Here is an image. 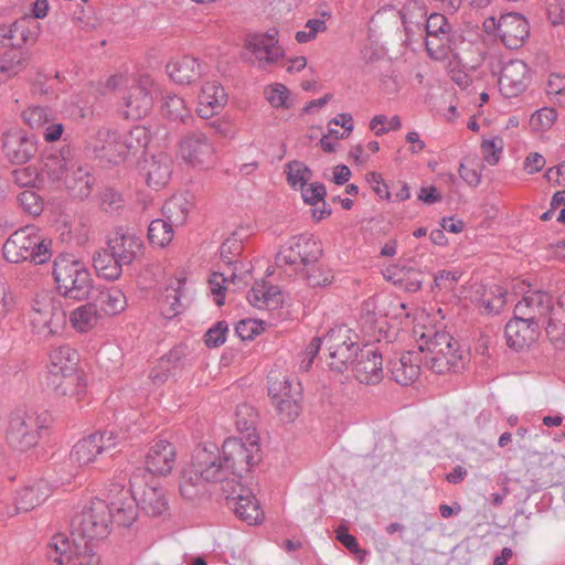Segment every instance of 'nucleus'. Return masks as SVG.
<instances>
[{"mask_svg": "<svg viewBox=\"0 0 565 565\" xmlns=\"http://www.w3.org/2000/svg\"><path fill=\"white\" fill-rule=\"evenodd\" d=\"M417 350L403 353L397 360L390 363L392 379L401 385L414 383L419 374L423 362L437 374L456 369L461 355L457 341L445 331H419Z\"/></svg>", "mask_w": 565, "mask_h": 565, "instance_id": "f257e3e1", "label": "nucleus"}, {"mask_svg": "<svg viewBox=\"0 0 565 565\" xmlns=\"http://www.w3.org/2000/svg\"><path fill=\"white\" fill-rule=\"evenodd\" d=\"M213 482H225L226 489L233 484L221 449L214 444H204L194 449L191 461L182 469L179 490L184 499L193 500Z\"/></svg>", "mask_w": 565, "mask_h": 565, "instance_id": "f03ea898", "label": "nucleus"}, {"mask_svg": "<svg viewBox=\"0 0 565 565\" xmlns=\"http://www.w3.org/2000/svg\"><path fill=\"white\" fill-rule=\"evenodd\" d=\"M514 315L534 322L539 328L541 323H546L545 330L551 342L557 348L565 345V316L562 303L553 306L552 297L544 291H529L515 305Z\"/></svg>", "mask_w": 565, "mask_h": 565, "instance_id": "7ed1b4c3", "label": "nucleus"}, {"mask_svg": "<svg viewBox=\"0 0 565 565\" xmlns=\"http://www.w3.org/2000/svg\"><path fill=\"white\" fill-rule=\"evenodd\" d=\"M150 134L145 126H136L130 130H110L102 128L97 131L93 150L96 156L118 163L130 152L146 149L150 142Z\"/></svg>", "mask_w": 565, "mask_h": 565, "instance_id": "20e7f679", "label": "nucleus"}, {"mask_svg": "<svg viewBox=\"0 0 565 565\" xmlns=\"http://www.w3.org/2000/svg\"><path fill=\"white\" fill-rule=\"evenodd\" d=\"M52 242L45 238L34 225L15 230L4 242L2 254L7 262L19 264L30 262L42 265L52 257Z\"/></svg>", "mask_w": 565, "mask_h": 565, "instance_id": "39448f33", "label": "nucleus"}, {"mask_svg": "<svg viewBox=\"0 0 565 565\" xmlns=\"http://www.w3.org/2000/svg\"><path fill=\"white\" fill-rule=\"evenodd\" d=\"M106 88L116 90L129 88L124 97V115L126 118L137 120L151 110L153 105V81L148 75L132 77L128 73H118L106 82Z\"/></svg>", "mask_w": 565, "mask_h": 565, "instance_id": "423d86ee", "label": "nucleus"}, {"mask_svg": "<svg viewBox=\"0 0 565 565\" xmlns=\"http://www.w3.org/2000/svg\"><path fill=\"white\" fill-rule=\"evenodd\" d=\"M53 277L58 292L64 297L83 300L90 294L92 275L85 264L73 255L63 254L55 258Z\"/></svg>", "mask_w": 565, "mask_h": 565, "instance_id": "0eeeda50", "label": "nucleus"}, {"mask_svg": "<svg viewBox=\"0 0 565 565\" xmlns=\"http://www.w3.org/2000/svg\"><path fill=\"white\" fill-rule=\"evenodd\" d=\"M110 532L109 509L105 500L94 499L77 511L71 521L73 539L93 543Z\"/></svg>", "mask_w": 565, "mask_h": 565, "instance_id": "6e6552de", "label": "nucleus"}, {"mask_svg": "<svg viewBox=\"0 0 565 565\" xmlns=\"http://www.w3.org/2000/svg\"><path fill=\"white\" fill-rule=\"evenodd\" d=\"M46 426V414H36L30 409H15L9 417L6 440L12 449L26 451L38 444L41 430Z\"/></svg>", "mask_w": 565, "mask_h": 565, "instance_id": "1a4fd4ad", "label": "nucleus"}, {"mask_svg": "<svg viewBox=\"0 0 565 565\" xmlns=\"http://www.w3.org/2000/svg\"><path fill=\"white\" fill-rule=\"evenodd\" d=\"M29 321L34 333L47 337L60 332L66 321L61 300L51 290L35 294L31 302Z\"/></svg>", "mask_w": 565, "mask_h": 565, "instance_id": "9d476101", "label": "nucleus"}, {"mask_svg": "<svg viewBox=\"0 0 565 565\" xmlns=\"http://www.w3.org/2000/svg\"><path fill=\"white\" fill-rule=\"evenodd\" d=\"M221 452L233 483L239 482L260 459L257 437L252 434H248L247 443L241 438H227L222 445Z\"/></svg>", "mask_w": 565, "mask_h": 565, "instance_id": "9b49d317", "label": "nucleus"}, {"mask_svg": "<svg viewBox=\"0 0 565 565\" xmlns=\"http://www.w3.org/2000/svg\"><path fill=\"white\" fill-rule=\"evenodd\" d=\"M49 361V386L58 394L67 395L70 386L79 381L76 376L77 352L67 344L58 345L50 352Z\"/></svg>", "mask_w": 565, "mask_h": 565, "instance_id": "f8f14e48", "label": "nucleus"}, {"mask_svg": "<svg viewBox=\"0 0 565 565\" xmlns=\"http://www.w3.org/2000/svg\"><path fill=\"white\" fill-rule=\"evenodd\" d=\"M177 158L191 169L205 171L215 163L216 148L204 132L191 131L180 138Z\"/></svg>", "mask_w": 565, "mask_h": 565, "instance_id": "ddd939ff", "label": "nucleus"}, {"mask_svg": "<svg viewBox=\"0 0 565 565\" xmlns=\"http://www.w3.org/2000/svg\"><path fill=\"white\" fill-rule=\"evenodd\" d=\"M49 557L57 565H99L93 543L81 542L63 533L52 536L49 543Z\"/></svg>", "mask_w": 565, "mask_h": 565, "instance_id": "4468645a", "label": "nucleus"}, {"mask_svg": "<svg viewBox=\"0 0 565 565\" xmlns=\"http://www.w3.org/2000/svg\"><path fill=\"white\" fill-rule=\"evenodd\" d=\"M350 330L343 326L330 329L324 335L327 364L330 370L343 373L353 365L361 348L351 339Z\"/></svg>", "mask_w": 565, "mask_h": 565, "instance_id": "2eb2a0df", "label": "nucleus"}, {"mask_svg": "<svg viewBox=\"0 0 565 565\" xmlns=\"http://www.w3.org/2000/svg\"><path fill=\"white\" fill-rule=\"evenodd\" d=\"M104 500L109 509L110 524L129 527L137 520L139 503L130 487L119 481L111 482Z\"/></svg>", "mask_w": 565, "mask_h": 565, "instance_id": "dca6fc26", "label": "nucleus"}, {"mask_svg": "<svg viewBox=\"0 0 565 565\" xmlns=\"http://www.w3.org/2000/svg\"><path fill=\"white\" fill-rule=\"evenodd\" d=\"M119 436L105 430L78 440L70 452V460L77 467L93 463L99 456L110 454L118 445Z\"/></svg>", "mask_w": 565, "mask_h": 565, "instance_id": "f3484780", "label": "nucleus"}, {"mask_svg": "<svg viewBox=\"0 0 565 565\" xmlns=\"http://www.w3.org/2000/svg\"><path fill=\"white\" fill-rule=\"evenodd\" d=\"M268 393L275 401L276 409L281 420L291 423L300 414L299 404V383L291 382L288 377L284 376L281 380H268Z\"/></svg>", "mask_w": 565, "mask_h": 565, "instance_id": "a211bd4d", "label": "nucleus"}, {"mask_svg": "<svg viewBox=\"0 0 565 565\" xmlns=\"http://www.w3.org/2000/svg\"><path fill=\"white\" fill-rule=\"evenodd\" d=\"M53 493V484L44 478H30L11 493L15 513L29 512L43 504Z\"/></svg>", "mask_w": 565, "mask_h": 565, "instance_id": "6ab92c4d", "label": "nucleus"}, {"mask_svg": "<svg viewBox=\"0 0 565 565\" xmlns=\"http://www.w3.org/2000/svg\"><path fill=\"white\" fill-rule=\"evenodd\" d=\"M450 33L451 25L444 14L425 17V45L431 58L443 61L448 57Z\"/></svg>", "mask_w": 565, "mask_h": 565, "instance_id": "aec40b11", "label": "nucleus"}, {"mask_svg": "<svg viewBox=\"0 0 565 565\" xmlns=\"http://www.w3.org/2000/svg\"><path fill=\"white\" fill-rule=\"evenodd\" d=\"M533 72L522 60L505 62L500 71L499 90L505 98H514L522 95L531 85Z\"/></svg>", "mask_w": 565, "mask_h": 565, "instance_id": "412c9836", "label": "nucleus"}, {"mask_svg": "<svg viewBox=\"0 0 565 565\" xmlns=\"http://www.w3.org/2000/svg\"><path fill=\"white\" fill-rule=\"evenodd\" d=\"M320 254L317 242L311 235L302 234L290 238L278 252L276 264L280 267L309 265Z\"/></svg>", "mask_w": 565, "mask_h": 565, "instance_id": "4be33fe9", "label": "nucleus"}, {"mask_svg": "<svg viewBox=\"0 0 565 565\" xmlns=\"http://www.w3.org/2000/svg\"><path fill=\"white\" fill-rule=\"evenodd\" d=\"M231 491L223 488L226 493L227 504L234 510L235 514L249 525H256L264 519V512L260 509L258 500L253 492L243 487L241 482L233 483Z\"/></svg>", "mask_w": 565, "mask_h": 565, "instance_id": "5701e85b", "label": "nucleus"}, {"mask_svg": "<svg viewBox=\"0 0 565 565\" xmlns=\"http://www.w3.org/2000/svg\"><path fill=\"white\" fill-rule=\"evenodd\" d=\"M2 151L4 157L13 164H23L30 161L38 152V141L33 135L15 129L3 134Z\"/></svg>", "mask_w": 565, "mask_h": 565, "instance_id": "b1692460", "label": "nucleus"}, {"mask_svg": "<svg viewBox=\"0 0 565 565\" xmlns=\"http://www.w3.org/2000/svg\"><path fill=\"white\" fill-rule=\"evenodd\" d=\"M355 379L366 385H374L383 379V358L379 348L365 344L352 365Z\"/></svg>", "mask_w": 565, "mask_h": 565, "instance_id": "393cba45", "label": "nucleus"}, {"mask_svg": "<svg viewBox=\"0 0 565 565\" xmlns=\"http://www.w3.org/2000/svg\"><path fill=\"white\" fill-rule=\"evenodd\" d=\"M278 31L270 29L266 33H255L247 39V50L255 57L259 67L277 63L284 55L278 44Z\"/></svg>", "mask_w": 565, "mask_h": 565, "instance_id": "a878e982", "label": "nucleus"}, {"mask_svg": "<svg viewBox=\"0 0 565 565\" xmlns=\"http://www.w3.org/2000/svg\"><path fill=\"white\" fill-rule=\"evenodd\" d=\"M497 31L503 44L511 50H515L527 40L530 25L524 15L516 12H508L499 18Z\"/></svg>", "mask_w": 565, "mask_h": 565, "instance_id": "bb28decb", "label": "nucleus"}, {"mask_svg": "<svg viewBox=\"0 0 565 565\" xmlns=\"http://www.w3.org/2000/svg\"><path fill=\"white\" fill-rule=\"evenodd\" d=\"M108 248L124 266L132 264L143 253L140 236L129 230H116L108 239Z\"/></svg>", "mask_w": 565, "mask_h": 565, "instance_id": "cd10ccee", "label": "nucleus"}, {"mask_svg": "<svg viewBox=\"0 0 565 565\" xmlns=\"http://www.w3.org/2000/svg\"><path fill=\"white\" fill-rule=\"evenodd\" d=\"M227 103V94L217 81H206L198 97V115L209 119L220 114Z\"/></svg>", "mask_w": 565, "mask_h": 565, "instance_id": "c85d7f7f", "label": "nucleus"}, {"mask_svg": "<svg viewBox=\"0 0 565 565\" xmlns=\"http://www.w3.org/2000/svg\"><path fill=\"white\" fill-rule=\"evenodd\" d=\"M175 463V448L167 440L156 441L146 456V469L154 476L169 475Z\"/></svg>", "mask_w": 565, "mask_h": 565, "instance_id": "c756f323", "label": "nucleus"}, {"mask_svg": "<svg viewBox=\"0 0 565 565\" xmlns=\"http://www.w3.org/2000/svg\"><path fill=\"white\" fill-rule=\"evenodd\" d=\"M142 173L148 186L153 190L162 189L170 180L172 161L166 153H159L145 160Z\"/></svg>", "mask_w": 565, "mask_h": 565, "instance_id": "7c9ffc66", "label": "nucleus"}, {"mask_svg": "<svg viewBox=\"0 0 565 565\" xmlns=\"http://www.w3.org/2000/svg\"><path fill=\"white\" fill-rule=\"evenodd\" d=\"M537 330L539 327L534 322L514 315L505 326L507 344L514 350H521L535 340Z\"/></svg>", "mask_w": 565, "mask_h": 565, "instance_id": "2f4dec72", "label": "nucleus"}, {"mask_svg": "<svg viewBox=\"0 0 565 565\" xmlns=\"http://www.w3.org/2000/svg\"><path fill=\"white\" fill-rule=\"evenodd\" d=\"M247 299L253 307L266 310H275L284 301L280 289L277 286L267 285L265 281L256 282L248 291Z\"/></svg>", "mask_w": 565, "mask_h": 565, "instance_id": "473e14b6", "label": "nucleus"}, {"mask_svg": "<svg viewBox=\"0 0 565 565\" xmlns=\"http://www.w3.org/2000/svg\"><path fill=\"white\" fill-rule=\"evenodd\" d=\"M63 183L73 196L85 199L92 192L94 178L86 166L76 161L75 168L70 170Z\"/></svg>", "mask_w": 565, "mask_h": 565, "instance_id": "72a5a7b5", "label": "nucleus"}, {"mask_svg": "<svg viewBox=\"0 0 565 565\" xmlns=\"http://www.w3.org/2000/svg\"><path fill=\"white\" fill-rule=\"evenodd\" d=\"M76 160L68 148L55 151L44 159V171L56 182H63L71 169L75 168Z\"/></svg>", "mask_w": 565, "mask_h": 565, "instance_id": "f704fd0d", "label": "nucleus"}, {"mask_svg": "<svg viewBox=\"0 0 565 565\" xmlns=\"http://www.w3.org/2000/svg\"><path fill=\"white\" fill-rule=\"evenodd\" d=\"M167 73L178 84H190L201 75V65L194 57L182 56L167 64Z\"/></svg>", "mask_w": 565, "mask_h": 565, "instance_id": "c9c22d12", "label": "nucleus"}, {"mask_svg": "<svg viewBox=\"0 0 565 565\" xmlns=\"http://www.w3.org/2000/svg\"><path fill=\"white\" fill-rule=\"evenodd\" d=\"M399 17L406 33V40L412 43L416 35H425L426 11L416 2L408 3L399 11Z\"/></svg>", "mask_w": 565, "mask_h": 565, "instance_id": "e433bc0d", "label": "nucleus"}, {"mask_svg": "<svg viewBox=\"0 0 565 565\" xmlns=\"http://www.w3.org/2000/svg\"><path fill=\"white\" fill-rule=\"evenodd\" d=\"M139 508L149 516L166 518L169 515V503L163 489L146 487L140 499Z\"/></svg>", "mask_w": 565, "mask_h": 565, "instance_id": "4c0bfd02", "label": "nucleus"}, {"mask_svg": "<svg viewBox=\"0 0 565 565\" xmlns=\"http://www.w3.org/2000/svg\"><path fill=\"white\" fill-rule=\"evenodd\" d=\"M30 53L21 49L8 50L0 55V84L21 73L29 64Z\"/></svg>", "mask_w": 565, "mask_h": 565, "instance_id": "58836bf2", "label": "nucleus"}, {"mask_svg": "<svg viewBox=\"0 0 565 565\" xmlns=\"http://www.w3.org/2000/svg\"><path fill=\"white\" fill-rule=\"evenodd\" d=\"M40 34V23L30 15L17 20L9 29L6 36L17 45L34 43Z\"/></svg>", "mask_w": 565, "mask_h": 565, "instance_id": "ea45409f", "label": "nucleus"}, {"mask_svg": "<svg viewBox=\"0 0 565 565\" xmlns=\"http://www.w3.org/2000/svg\"><path fill=\"white\" fill-rule=\"evenodd\" d=\"M95 305L99 306L105 315L116 316L127 308V298L119 288H102L98 290Z\"/></svg>", "mask_w": 565, "mask_h": 565, "instance_id": "a19ab883", "label": "nucleus"}, {"mask_svg": "<svg viewBox=\"0 0 565 565\" xmlns=\"http://www.w3.org/2000/svg\"><path fill=\"white\" fill-rule=\"evenodd\" d=\"M93 265L97 275L107 280L119 278L124 266L110 250L96 253L93 258Z\"/></svg>", "mask_w": 565, "mask_h": 565, "instance_id": "79ce46f5", "label": "nucleus"}, {"mask_svg": "<svg viewBox=\"0 0 565 565\" xmlns=\"http://www.w3.org/2000/svg\"><path fill=\"white\" fill-rule=\"evenodd\" d=\"M191 203L183 195H174L162 206L164 218L175 227L186 222Z\"/></svg>", "mask_w": 565, "mask_h": 565, "instance_id": "37998d69", "label": "nucleus"}, {"mask_svg": "<svg viewBox=\"0 0 565 565\" xmlns=\"http://www.w3.org/2000/svg\"><path fill=\"white\" fill-rule=\"evenodd\" d=\"M99 319L96 305L86 303L77 307L71 312L70 322L78 332H87L93 329Z\"/></svg>", "mask_w": 565, "mask_h": 565, "instance_id": "c03bdc74", "label": "nucleus"}, {"mask_svg": "<svg viewBox=\"0 0 565 565\" xmlns=\"http://www.w3.org/2000/svg\"><path fill=\"white\" fill-rule=\"evenodd\" d=\"M361 326L362 331L369 338V341H391L387 322L384 317H376L375 315L367 313L362 317Z\"/></svg>", "mask_w": 565, "mask_h": 565, "instance_id": "a18cd8bd", "label": "nucleus"}, {"mask_svg": "<svg viewBox=\"0 0 565 565\" xmlns=\"http://www.w3.org/2000/svg\"><path fill=\"white\" fill-rule=\"evenodd\" d=\"M183 298V282L180 280L175 282V286H170L166 289V294L161 300V306L167 318H171L183 311L185 308V303L182 300Z\"/></svg>", "mask_w": 565, "mask_h": 565, "instance_id": "49530a36", "label": "nucleus"}, {"mask_svg": "<svg viewBox=\"0 0 565 565\" xmlns=\"http://www.w3.org/2000/svg\"><path fill=\"white\" fill-rule=\"evenodd\" d=\"M162 111L171 121L185 124L192 119L191 110L184 99L177 95H167L163 98Z\"/></svg>", "mask_w": 565, "mask_h": 565, "instance_id": "de8ad7c7", "label": "nucleus"}, {"mask_svg": "<svg viewBox=\"0 0 565 565\" xmlns=\"http://www.w3.org/2000/svg\"><path fill=\"white\" fill-rule=\"evenodd\" d=\"M174 225L166 218L153 220L148 227V238L152 245L164 247L174 236Z\"/></svg>", "mask_w": 565, "mask_h": 565, "instance_id": "09e8293b", "label": "nucleus"}, {"mask_svg": "<svg viewBox=\"0 0 565 565\" xmlns=\"http://www.w3.org/2000/svg\"><path fill=\"white\" fill-rule=\"evenodd\" d=\"M480 149L483 160L490 166H495L501 159L504 140L500 136L483 137Z\"/></svg>", "mask_w": 565, "mask_h": 565, "instance_id": "8fccbe9b", "label": "nucleus"}, {"mask_svg": "<svg viewBox=\"0 0 565 565\" xmlns=\"http://www.w3.org/2000/svg\"><path fill=\"white\" fill-rule=\"evenodd\" d=\"M52 117V110L43 106H29L22 111L23 121L32 129L44 127Z\"/></svg>", "mask_w": 565, "mask_h": 565, "instance_id": "3c124183", "label": "nucleus"}, {"mask_svg": "<svg viewBox=\"0 0 565 565\" xmlns=\"http://www.w3.org/2000/svg\"><path fill=\"white\" fill-rule=\"evenodd\" d=\"M265 97L274 108H289L291 106L290 92L280 83L271 84L265 88Z\"/></svg>", "mask_w": 565, "mask_h": 565, "instance_id": "603ef678", "label": "nucleus"}, {"mask_svg": "<svg viewBox=\"0 0 565 565\" xmlns=\"http://www.w3.org/2000/svg\"><path fill=\"white\" fill-rule=\"evenodd\" d=\"M287 180L291 188L300 189L311 179L310 169L300 161H294L286 167Z\"/></svg>", "mask_w": 565, "mask_h": 565, "instance_id": "864d4df0", "label": "nucleus"}, {"mask_svg": "<svg viewBox=\"0 0 565 565\" xmlns=\"http://www.w3.org/2000/svg\"><path fill=\"white\" fill-rule=\"evenodd\" d=\"M557 118L556 110L551 107H543L530 117V127L534 131L543 132L551 129Z\"/></svg>", "mask_w": 565, "mask_h": 565, "instance_id": "5fc2aeb1", "label": "nucleus"}, {"mask_svg": "<svg viewBox=\"0 0 565 565\" xmlns=\"http://www.w3.org/2000/svg\"><path fill=\"white\" fill-rule=\"evenodd\" d=\"M18 202L23 211L30 215H40L43 210L42 198L32 189L19 193Z\"/></svg>", "mask_w": 565, "mask_h": 565, "instance_id": "6e6d98bb", "label": "nucleus"}, {"mask_svg": "<svg viewBox=\"0 0 565 565\" xmlns=\"http://www.w3.org/2000/svg\"><path fill=\"white\" fill-rule=\"evenodd\" d=\"M326 30L327 23L323 19H309L306 22L305 30L298 31L295 38L298 43H307Z\"/></svg>", "mask_w": 565, "mask_h": 565, "instance_id": "4d7b16f0", "label": "nucleus"}, {"mask_svg": "<svg viewBox=\"0 0 565 565\" xmlns=\"http://www.w3.org/2000/svg\"><path fill=\"white\" fill-rule=\"evenodd\" d=\"M300 191L303 201L310 205L318 204L327 194L326 186L321 182L306 183L300 188Z\"/></svg>", "mask_w": 565, "mask_h": 565, "instance_id": "13d9d810", "label": "nucleus"}, {"mask_svg": "<svg viewBox=\"0 0 565 565\" xmlns=\"http://www.w3.org/2000/svg\"><path fill=\"white\" fill-rule=\"evenodd\" d=\"M228 326L225 321L217 322L214 327L210 328L204 335V341L209 348H217L226 340Z\"/></svg>", "mask_w": 565, "mask_h": 565, "instance_id": "bf43d9fd", "label": "nucleus"}, {"mask_svg": "<svg viewBox=\"0 0 565 565\" xmlns=\"http://www.w3.org/2000/svg\"><path fill=\"white\" fill-rule=\"evenodd\" d=\"M38 177L36 169L31 166L15 169L12 172L13 182L21 188H33L36 184Z\"/></svg>", "mask_w": 565, "mask_h": 565, "instance_id": "052dcab7", "label": "nucleus"}, {"mask_svg": "<svg viewBox=\"0 0 565 565\" xmlns=\"http://www.w3.org/2000/svg\"><path fill=\"white\" fill-rule=\"evenodd\" d=\"M565 92V77L559 73L550 74L546 83V94L551 99L561 102Z\"/></svg>", "mask_w": 565, "mask_h": 565, "instance_id": "680f3d73", "label": "nucleus"}, {"mask_svg": "<svg viewBox=\"0 0 565 565\" xmlns=\"http://www.w3.org/2000/svg\"><path fill=\"white\" fill-rule=\"evenodd\" d=\"M227 281L228 279L223 273H213L209 280L211 294L214 296V301L217 306L224 303V292Z\"/></svg>", "mask_w": 565, "mask_h": 565, "instance_id": "e2e57ef3", "label": "nucleus"}, {"mask_svg": "<svg viewBox=\"0 0 565 565\" xmlns=\"http://www.w3.org/2000/svg\"><path fill=\"white\" fill-rule=\"evenodd\" d=\"M492 298H483L482 303L490 313H498L504 307L507 302V291L501 286H493Z\"/></svg>", "mask_w": 565, "mask_h": 565, "instance_id": "0e129e2a", "label": "nucleus"}, {"mask_svg": "<svg viewBox=\"0 0 565 565\" xmlns=\"http://www.w3.org/2000/svg\"><path fill=\"white\" fill-rule=\"evenodd\" d=\"M332 278L331 273L321 267H311L306 275L307 284L310 287H324L331 282Z\"/></svg>", "mask_w": 565, "mask_h": 565, "instance_id": "69168bd1", "label": "nucleus"}, {"mask_svg": "<svg viewBox=\"0 0 565 565\" xmlns=\"http://www.w3.org/2000/svg\"><path fill=\"white\" fill-rule=\"evenodd\" d=\"M564 0H547V18L553 25H559L565 22Z\"/></svg>", "mask_w": 565, "mask_h": 565, "instance_id": "338daca9", "label": "nucleus"}, {"mask_svg": "<svg viewBox=\"0 0 565 565\" xmlns=\"http://www.w3.org/2000/svg\"><path fill=\"white\" fill-rule=\"evenodd\" d=\"M383 277L394 284L395 286H404L406 276H409L411 270L405 267H398L396 265L387 266L382 271Z\"/></svg>", "mask_w": 565, "mask_h": 565, "instance_id": "774afa93", "label": "nucleus"}]
</instances>
